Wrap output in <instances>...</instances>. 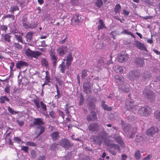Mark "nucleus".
Returning a JSON list of instances; mask_svg holds the SVG:
<instances>
[{"label": "nucleus", "instance_id": "1", "mask_svg": "<svg viewBox=\"0 0 160 160\" xmlns=\"http://www.w3.org/2000/svg\"><path fill=\"white\" fill-rule=\"evenodd\" d=\"M44 124V122L43 121V119L42 118H35L33 122V126H39L38 127H37V128L39 129L40 131L37 133L38 137L39 136L45 132V127L42 126Z\"/></svg>", "mask_w": 160, "mask_h": 160}, {"label": "nucleus", "instance_id": "2", "mask_svg": "<svg viewBox=\"0 0 160 160\" xmlns=\"http://www.w3.org/2000/svg\"><path fill=\"white\" fill-rule=\"evenodd\" d=\"M152 111V108L150 107L145 106L142 107L138 109V113L141 116L147 117L151 113Z\"/></svg>", "mask_w": 160, "mask_h": 160}, {"label": "nucleus", "instance_id": "3", "mask_svg": "<svg viewBox=\"0 0 160 160\" xmlns=\"http://www.w3.org/2000/svg\"><path fill=\"white\" fill-rule=\"evenodd\" d=\"M59 145L66 149H68L73 146V143L66 138L61 139L59 142Z\"/></svg>", "mask_w": 160, "mask_h": 160}, {"label": "nucleus", "instance_id": "4", "mask_svg": "<svg viewBox=\"0 0 160 160\" xmlns=\"http://www.w3.org/2000/svg\"><path fill=\"white\" fill-rule=\"evenodd\" d=\"M25 54L28 57L31 58H37L39 56L42 54V53L38 51H32L30 48H28L25 52Z\"/></svg>", "mask_w": 160, "mask_h": 160}, {"label": "nucleus", "instance_id": "5", "mask_svg": "<svg viewBox=\"0 0 160 160\" xmlns=\"http://www.w3.org/2000/svg\"><path fill=\"white\" fill-rule=\"evenodd\" d=\"M33 101L35 104L37 108H40L39 104L40 103L42 109V111L44 112L47 111V108L46 105L42 101H41L39 102V100L38 98H36L34 99L33 100Z\"/></svg>", "mask_w": 160, "mask_h": 160}, {"label": "nucleus", "instance_id": "6", "mask_svg": "<svg viewBox=\"0 0 160 160\" xmlns=\"http://www.w3.org/2000/svg\"><path fill=\"white\" fill-rule=\"evenodd\" d=\"M139 73L137 71L133 70L130 72L127 76L130 80H134L139 77Z\"/></svg>", "mask_w": 160, "mask_h": 160}, {"label": "nucleus", "instance_id": "7", "mask_svg": "<svg viewBox=\"0 0 160 160\" xmlns=\"http://www.w3.org/2000/svg\"><path fill=\"white\" fill-rule=\"evenodd\" d=\"M134 45L138 49L144 51V52L147 53L148 51L144 44L140 42L135 41L134 43Z\"/></svg>", "mask_w": 160, "mask_h": 160}, {"label": "nucleus", "instance_id": "8", "mask_svg": "<svg viewBox=\"0 0 160 160\" xmlns=\"http://www.w3.org/2000/svg\"><path fill=\"white\" fill-rule=\"evenodd\" d=\"M98 118L96 112L93 111H91L87 117V119L89 122L97 121Z\"/></svg>", "mask_w": 160, "mask_h": 160}, {"label": "nucleus", "instance_id": "9", "mask_svg": "<svg viewBox=\"0 0 160 160\" xmlns=\"http://www.w3.org/2000/svg\"><path fill=\"white\" fill-rule=\"evenodd\" d=\"M81 20V16L79 14H75L73 16L71 19V24L73 25H75L79 23Z\"/></svg>", "mask_w": 160, "mask_h": 160}, {"label": "nucleus", "instance_id": "10", "mask_svg": "<svg viewBox=\"0 0 160 160\" xmlns=\"http://www.w3.org/2000/svg\"><path fill=\"white\" fill-rule=\"evenodd\" d=\"M57 54L61 56H63L67 52V47L64 45L58 48L56 50Z\"/></svg>", "mask_w": 160, "mask_h": 160}, {"label": "nucleus", "instance_id": "11", "mask_svg": "<svg viewBox=\"0 0 160 160\" xmlns=\"http://www.w3.org/2000/svg\"><path fill=\"white\" fill-rule=\"evenodd\" d=\"M99 125L97 123L93 122L90 124L88 126L89 130L92 132H97L99 130Z\"/></svg>", "mask_w": 160, "mask_h": 160}, {"label": "nucleus", "instance_id": "12", "mask_svg": "<svg viewBox=\"0 0 160 160\" xmlns=\"http://www.w3.org/2000/svg\"><path fill=\"white\" fill-rule=\"evenodd\" d=\"M128 58V55L125 54V52H122L118 55V61L121 62H123L127 59Z\"/></svg>", "mask_w": 160, "mask_h": 160}, {"label": "nucleus", "instance_id": "13", "mask_svg": "<svg viewBox=\"0 0 160 160\" xmlns=\"http://www.w3.org/2000/svg\"><path fill=\"white\" fill-rule=\"evenodd\" d=\"M50 57L52 61V64L53 66L56 65V63L58 59V56L56 55L55 52L51 51L50 52Z\"/></svg>", "mask_w": 160, "mask_h": 160}, {"label": "nucleus", "instance_id": "14", "mask_svg": "<svg viewBox=\"0 0 160 160\" xmlns=\"http://www.w3.org/2000/svg\"><path fill=\"white\" fill-rule=\"evenodd\" d=\"M73 60V58L71 53H69L66 57V64L68 68L71 65Z\"/></svg>", "mask_w": 160, "mask_h": 160}, {"label": "nucleus", "instance_id": "15", "mask_svg": "<svg viewBox=\"0 0 160 160\" xmlns=\"http://www.w3.org/2000/svg\"><path fill=\"white\" fill-rule=\"evenodd\" d=\"M129 85L128 83L123 84L122 86H119L120 88L124 92L127 93L130 91Z\"/></svg>", "mask_w": 160, "mask_h": 160}, {"label": "nucleus", "instance_id": "16", "mask_svg": "<svg viewBox=\"0 0 160 160\" xmlns=\"http://www.w3.org/2000/svg\"><path fill=\"white\" fill-rule=\"evenodd\" d=\"M28 66L27 62L22 60L19 61L16 64V67L18 69H21V68Z\"/></svg>", "mask_w": 160, "mask_h": 160}, {"label": "nucleus", "instance_id": "17", "mask_svg": "<svg viewBox=\"0 0 160 160\" xmlns=\"http://www.w3.org/2000/svg\"><path fill=\"white\" fill-rule=\"evenodd\" d=\"M50 136L53 141L57 140L60 138L59 133L58 132H54L50 134Z\"/></svg>", "mask_w": 160, "mask_h": 160}, {"label": "nucleus", "instance_id": "18", "mask_svg": "<svg viewBox=\"0 0 160 160\" xmlns=\"http://www.w3.org/2000/svg\"><path fill=\"white\" fill-rule=\"evenodd\" d=\"M114 138L116 142L118 143L121 147L125 148L124 143L120 136L114 137Z\"/></svg>", "mask_w": 160, "mask_h": 160}, {"label": "nucleus", "instance_id": "19", "mask_svg": "<svg viewBox=\"0 0 160 160\" xmlns=\"http://www.w3.org/2000/svg\"><path fill=\"white\" fill-rule=\"evenodd\" d=\"M23 25L24 28H33L37 26V24L36 23H35L34 22H32L31 24H27L26 23L23 22Z\"/></svg>", "mask_w": 160, "mask_h": 160}, {"label": "nucleus", "instance_id": "20", "mask_svg": "<svg viewBox=\"0 0 160 160\" xmlns=\"http://www.w3.org/2000/svg\"><path fill=\"white\" fill-rule=\"evenodd\" d=\"M114 78L115 82L118 84L123 82L124 80V78L121 75H115Z\"/></svg>", "mask_w": 160, "mask_h": 160}, {"label": "nucleus", "instance_id": "21", "mask_svg": "<svg viewBox=\"0 0 160 160\" xmlns=\"http://www.w3.org/2000/svg\"><path fill=\"white\" fill-rule=\"evenodd\" d=\"M156 132L155 128L152 127L148 129L146 132L147 134L149 136H152Z\"/></svg>", "mask_w": 160, "mask_h": 160}, {"label": "nucleus", "instance_id": "22", "mask_svg": "<svg viewBox=\"0 0 160 160\" xmlns=\"http://www.w3.org/2000/svg\"><path fill=\"white\" fill-rule=\"evenodd\" d=\"M67 67V65H66L65 64V62L64 61L62 62L59 65V68H60V71L62 73H65Z\"/></svg>", "mask_w": 160, "mask_h": 160}, {"label": "nucleus", "instance_id": "23", "mask_svg": "<svg viewBox=\"0 0 160 160\" xmlns=\"http://www.w3.org/2000/svg\"><path fill=\"white\" fill-rule=\"evenodd\" d=\"M102 108L105 110L111 111L112 110V107H109L107 104H105L104 101H102Z\"/></svg>", "mask_w": 160, "mask_h": 160}, {"label": "nucleus", "instance_id": "24", "mask_svg": "<svg viewBox=\"0 0 160 160\" xmlns=\"http://www.w3.org/2000/svg\"><path fill=\"white\" fill-rule=\"evenodd\" d=\"M99 24L98 26V30H99L103 28H106V27L102 19H99L98 21Z\"/></svg>", "mask_w": 160, "mask_h": 160}, {"label": "nucleus", "instance_id": "25", "mask_svg": "<svg viewBox=\"0 0 160 160\" xmlns=\"http://www.w3.org/2000/svg\"><path fill=\"white\" fill-rule=\"evenodd\" d=\"M122 128L124 132H126L130 130L131 127L130 124H123L122 123Z\"/></svg>", "mask_w": 160, "mask_h": 160}, {"label": "nucleus", "instance_id": "26", "mask_svg": "<svg viewBox=\"0 0 160 160\" xmlns=\"http://www.w3.org/2000/svg\"><path fill=\"white\" fill-rule=\"evenodd\" d=\"M11 36L9 33L5 34L3 36V39L5 42L10 43L11 42Z\"/></svg>", "mask_w": 160, "mask_h": 160}, {"label": "nucleus", "instance_id": "27", "mask_svg": "<svg viewBox=\"0 0 160 160\" xmlns=\"http://www.w3.org/2000/svg\"><path fill=\"white\" fill-rule=\"evenodd\" d=\"M136 63L138 66H142L144 63L143 59L140 58H137L136 60Z\"/></svg>", "mask_w": 160, "mask_h": 160}, {"label": "nucleus", "instance_id": "28", "mask_svg": "<svg viewBox=\"0 0 160 160\" xmlns=\"http://www.w3.org/2000/svg\"><path fill=\"white\" fill-rule=\"evenodd\" d=\"M122 7L119 4H116L114 8V10L115 13H120Z\"/></svg>", "mask_w": 160, "mask_h": 160}, {"label": "nucleus", "instance_id": "29", "mask_svg": "<svg viewBox=\"0 0 160 160\" xmlns=\"http://www.w3.org/2000/svg\"><path fill=\"white\" fill-rule=\"evenodd\" d=\"M41 63L42 66L43 67H45L47 68L48 66V62L45 58H43L41 59Z\"/></svg>", "mask_w": 160, "mask_h": 160}, {"label": "nucleus", "instance_id": "30", "mask_svg": "<svg viewBox=\"0 0 160 160\" xmlns=\"http://www.w3.org/2000/svg\"><path fill=\"white\" fill-rule=\"evenodd\" d=\"M9 101V99L6 96H1L0 97V102L1 103H4L6 101L8 102Z\"/></svg>", "mask_w": 160, "mask_h": 160}, {"label": "nucleus", "instance_id": "31", "mask_svg": "<svg viewBox=\"0 0 160 160\" xmlns=\"http://www.w3.org/2000/svg\"><path fill=\"white\" fill-rule=\"evenodd\" d=\"M34 33L32 32H28L26 35V38L27 41H31L32 39V36Z\"/></svg>", "mask_w": 160, "mask_h": 160}, {"label": "nucleus", "instance_id": "32", "mask_svg": "<svg viewBox=\"0 0 160 160\" xmlns=\"http://www.w3.org/2000/svg\"><path fill=\"white\" fill-rule=\"evenodd\" d=\"M88 72V70L86 69H83L82 71L81 79H84L86 77L88 76L87 72Z\"/></svg>", "mask_w": 160, "mask_h": 160}, {"label": "nucleus", "instance_id": "33", "mask_svg": "<svg viewBox=\"0 0 160 160\" xmlns=\"http://www.w3.org/2000/svg\"><path fill=\"white\" fill-rule=\"evenodd\" d=\"M134 156L135 158L137 160H139L140 158L141 155L139 150H138L135 152Z\"/></svg>", "mask_w": 160, "mask_h": 160}, {"label": "nucleus", "instance_id": "34", "mask_svg": "<svg viewBox=\"0 0 160 160\" xmlns=\"http://www.w3.org/2000/svg\"><path fill=\"white\" fill-rule=\"evenodd\" d=\"M13 140L15 142L18 144H22L23 142L22 141L20 137H15L14 138Z\"/></svg>", "mask_w": 160, "mask_h": 160}, {"label": "nucleus", "instance_id": "35", "mask_svg": "<svg viewBox=\"0 0 160 160\" xmlns=\"http://www.w3.org/2000/svg\"><path fill=\"white\" fill-rule=\"evenodd\" d=\"M83 90L84 92L88 94L91 93V86L85 87L83 88Z\"/></svg>", "mask_w": 160, "mask_h": 160}, {"label": "nucleus", "instance_id": "36", "mask_svg": "<svg viewBox=\"0 0 160 160\" xmlns=\"http://www.w3.org/2000/svg\"><path fill=\"white\" fill-rule=\"evenodd\" d=\"M91 139L92 140V141L96 143H98L100 141L99 137L97 136H93L91 138Z\"/></svg>", "mask_w": 160, "mask_h": 160}, {"label": "nucleus", "instance_id": "37", "mask_svg": "<svg viewBox=\"0 0 160 160\" xmlns=\"http://www.w3.org/2000/svg\"><path fill=\"white\" fill-rule=\"evenodd\" d=\"M154 117L155 118L160 121V111H156L154 113Z\"/></svg>", "mask_w": 160, "mask_h": 160}, {"label": "nucleus", "instance_id": "38", "mask_svg": "<svg viewBox=\"0 0 160 160\" xmlns=\"http://www.w3.org/2000/svg\"><path fill=\"white\" fill-rule=\"evenodd\" d=\"M59 145V143H56L52 144L50 147L51 150H55L57 148V145Z\"/></svg>", "mask_w": 160, "mask_h": 160}, {"label": "nucleus", "instance_id": "39", "mask_svg": "<svg viewBox=\"0 0 160 160\" xmlns=\"http://www.w3.org/2000/svg\"><path fill=\"white\" fill-rule=\"evenodd\" d=\"M88 109L90 110L92 109H95V105L92 102H90L88 105Z\"/></svg>", "mask_w": 160, "mask_h": 160}, {"label": "nucleus", "instance_id": "40", "mask_svg": "<svg viewBox=\"0 0 160 160\" xmlns=\"http://www.w3.org/2000/svg\"><path fill=\"white\" fill-rule=\"evenodd\" d=\"M46 76L45 77L46 82L48 83L50 82L51 79L49 75V72L48 71H46L45 72Z\"/></svg>", "mask_w": 160, "mask_h": 160}, {"label": "nucleus", "instance_id": "41", "mask_svg": "<svg viewBox=\"0 0 160 160\" xmlns=\"http://www.w3.org/2000/svg\"><path fill=\"white\" fill-rule=\"evenodd\" d=\"M122 32V33H124L125 34H127L128 35H130L133 38H135V36L134 35L132 32L129 31L128 30H124Z\"/></svg>", "mask_w": 160, "mask_h": 160}, {"label": "nucleus", "instance_id": "42", "mask_svg": "<svg viewBox=\"0 0 160 160\" xmlns=\"http://www.w3.org/2000/svg\"><path fill=\"white\" fill-rule=\"evenodd\" d=\"M126 104L127 108L130 109H133L134 108H135V107L136 106H133V104L132 102H130L129 104L128 103H126Z\"/></svg>", "mask_w": 160, "mask_h": 160}, {"label": "nucleus", "instance_id": "43", "mask_svg": "<svg viewBox=\"0 0 160 160\" xmlns=\"http://www.w3.org/2000/svg\"><path fill=\"white\" fill-rule=\"evenodd\" d=\"M19 8L17 6L14 7H11V9L9 10V12L11 13H13V12L16 10H19Z\"/></svg>", "mask_w": 160, "mask_h": 160}, {"label": "nucleus", "instance_id": "44", "mask_svg": "<svg viewBox=\"0 0 160 160\" xmlns=\"http://www.w3.org/2000/svg\"><path fill=\"white\" fill-rule=\"evenodd\" d=\"M8 109L9 112L12 114H16L18 113V112L14 111L9 106L8 107Z\"/></svg>", "mask_w": 160, "mask_h": 160}, {"label": "nucleus", "instance_id": "45", "mask_svg": "<svg viewBox=\"0 0 160 160\" xmlns=\"http://www.w3.org/2000/svg\"><path fill=\"white\" fill-rule=\"evenodd\" d=\"M104 64V62L102 58H101L98 60V61L97 67H101L102 65H103Z\"/></svg>", "mask_w": 160, "mask_h": 160}, {"label": "nucleus", "instance_id": "46", "mask_svg": "<svg viewBox=\"0 0 160 160\" xmlns=\"http://www.w3.org/2000/svg\"><path fill=\"white\" fill-rule=\"evenodd\" d=\"M96 4L97 7L100 8L103 5V2L102 0H97Z\"/></svg>", "mask_w": 160, "mask_h": 160}, {"label": "nucleus", "instance_id": "47", "mask_svg": "<svg viewBox=\"0 0 160 160\" xmlns=\"http://www.w3.org/2000/svg\"><path fill=\"white\" fill-rule=\"evenodd\" d=\"M14 47L18 49L21 50L22 48V47L21 45H20L18 43L15 42L13 43Z\"/></svg>", "mask_w": 160, "mask_h": 160}, {"label": "nucleus", "instance_id": "48", "mask_svg": "<svg viewBox=\"0 0 160 160\" xmlns=\"http://www.w3.org/2000/svg\"><path fill=\"white\" fill-rule=\"evenodd\" d=\"M119 70V72L120 73H123L124 70L125 69V68L124 67H121L119 66L118 65L116 66Z\"/></svg>", "mask_w": 160, "mask_h": 160}, {"label": "nucleus", "instance_id": "49", "mask_svg": "<svg viewBox=\"0 0 160 160\" xmlns=\"http://www.w3.org/2000/svg\"><path fill=\"white\" fill-rule=\"evenodd\" d=\"M0 29L2 31H4L5 32L8 30V26L5 25H1L0 26Z\"/></svg>", "mask_w": 160, "mask_h": 160}, {"label": "nucleus", "instance_id": "50", "mask_svg": "<svg viewBox=\"0 0 160 160\" xmlns=\"http://www.w3.org/2000/svg\"><path fill=\"white\" fill-rule=\"evenodd\" d=\"M4 17L5 18H11L12 19V21L14 20L15 19V17L12 14H8L5 16Z\"/></svg>", "mask_w": 160, "mask_h": 160}, {"label": "nucleus", "instance_id": "51", "mask_svg": "<svg viewBox=\"0 0 160 160\" xmlns=\"http://www.w3.org/2000/svg\"><path fill=\"white\" fill-rule=\"evenodd\" d=\"M26 144L28 146H36V144L33 142H27Z\"/></svg>", "mask_w": 160, "mask_h": 160}, {"label": "nucleus", "instance_id": "52", "mask_svg": "<svg viewBox=\"0 0 160 160\" xmlns=\"http://www.w3.org/2000/svg\"><path fill=\"white\" fill-rule=\"evenodd\" d=\"M112 146L114 149L118 150V151H120L121 150V149L119 146L116 144H112Z\"/></svg>", "mask_w": 160, "mask_h": 160}, {"label": "nucleus", "instance_id": "53", "mask_svg": "<svg viewBox=\"0 0 160 160\" xmlns=\"http://www.w3.org/2000/svg\"><path fill=\"white\" fill-rule=\"evenodd\" d=\"M28 147L27 146H22L21 150L24 151L25 152H28Z\"/></svg>", "mask_w": 160, "mask_h": 160}, {"label": "nucleus", "instance_id": "54", "mask_svg": "<svg viewBox=\"0 0 160 160\" xmlns=\"http://www.w3.org/2000/svg\"><path fill=\"white\" fill-rule=\"evenodd\" d=\"M141 1L148 4L152 5L153 3L150 0H141Z\"/></svg>", "mask_w": 160, "mask_h": 160}, {"label": "nucleus", "instance_id": "55", "mask_svg": "<svg viewBox=\"0 0 160 160\" xmlns=\"http://www.w3.org/2000/svg\"><path fill=\"white\" fill-rule=\"evenodd\" d=\"M15 37L16 38L17 40H18V42L22 43V42L23 40H22V38L20 35H15Z\"/></svg>", "mask_w": 160, "mask_h": 160}, {"label": "nucleus", "instance_id": "56", "mask_svg": "<svg viewBox=\"0 0 160 160\" xmlns=\"http://www.w3.org/2000/svg\"><path fill=\"white\" fill-rule=\"evenodd\" d=\"M84 102V98L82 95L81 96L79 102V105H81L83 104Z\"/></svg>", "mask_w": 160, "mask_h": 160}, {"label": "nucleus", "instance_id": "57", "mask_svg": "<svg viewBox=\"0 0 160 160\" xmlns=\"http://www.w3.org/2000/svg\"><path fill=\"white\" fill-rule=\"evenodd\" d=\"M49 114L50 116L53 118H55V115L54 112L52 110L49 112Z\"/></svg>", "mask_w": 160, "mask_h": 160}, {"label": "nucleus", "instance_id": "58", "mask_svg": "<svg viewBox=\"0 0 160 160\" xmlns=\"http://www.w3.org/2000/svg\"><path fill=\"white\" fill-rule=\"evenodd\" d=\"M17 122L18 125L20 127H22L24 124V122L22 120H17Z\"/></svg>", "mask_w": 160, "mask_h": 160}, {"label": "nucleus", "instance_id": "59", "mask_svg": "<svg viewBox=\"0 0 160 160\" xmlns=\"http://www.w3.org/2000/svg\"><path fill=\"white\" fill-rule=\"evenodd\" d=\"M89 86H91L90 81H88L83 83V88L85 87H89Z\"/></svg>", "mask_w": 160, "mask_h": 160}, {"label": "nucleus", "instance_id": "60", "mask_svg": "<svg viewBox=\"0 0 160 160\" xmlns=\"http://www.w3.org/2000/svg\"><path fill=\"white\" fill-rule=\"evenodd\" d=\"M31 154L32 157L35 158L37 156V155L34 150H32L31 152Z\"/></svg>", "mask_w": 160, "mask_h": 160}, {"label": "nucleus", "instance_id": "61", "mask_svg": "<svg viewBox=\"0 0 160 160\" xmlns=\"http://www.w3.org/2000/svg\"><path fill=\"white\" fill-rule=\"evenodd\" d=\"M152 157V155L148 154L146 157H145L143 160H150Z\"/></svg>", "mask_w": 160, "mask_h": 160}, {"label": "nucleus", "instance_id": "62", "mask_svg": "<svg viewBox=\"0 0 160 160\" xmlns=\"http://www.w3.org/2000/svg\"><path fill=\"white\" fill-rule=\"evenodd\" d=\"M4 91L8 93H10V87L9 86H7L5 88Z\"/></svg>", "mask_w": 160, "mask_h": 160}, {"label": "nucleus", "instance_id": "63", "mask_svg": "<svg viewBox=\"0 0 160 160\" xmlns=\"http://www.w3.org/2000/svg\"><path fill=\"white\" fill-rule=\"evenodd\" d=\"M123 13L124 16H128L129 13V12L124 9L123 10Z\"/></svg>", "mask_w": 160, "mask_h": 160}, {"label": "nucleus", "instance_id": "64", "mask_svg": "<svg viewBox=\"0 0 160 160\" xmlns=\"http://www.w3.org/2000/svg\"><path fill=\"white\" fill-rule=\"evenodd\" d=\"M45 157L44 155L40 156L37 160H45Z\"/></svg>", "mask_w": 160, "mask_h": 160}]
</instances>
